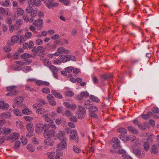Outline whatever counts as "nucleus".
Wrapping results in <instances>:
<instances>
[{
	"mask_svg": "<svg viewBox=\"0 0 159 159\" xmlns=\"http://www.w3.org/2000/svg\"><path fill=\"white\" fill-rule=\"evenodd\" d=\"M43 136L46 138H50L52 137L55 139H57V134L52 129L48 131H44Z\"/></svg>",
	"mask_w": 159,
	"mask_h": 159,
	"instance_id": "f257e3e1",
	"label": "nucleus"
},
{
	"mask_svg": "<svg viewBox=\"0 0 159 159\" xmlns=\"http://www.w3.org/2000/svg\"><path fill=\"white\" fill-rule=\"evenodd\" d=\"M70 139L71 140L75 141L76 143H79V138L77 134L76 130L73 129L70 131Z\"/></svg>",
	"mask_w": 159,
	"mask_h": 159,
	"instance_id": "f03ea898",
	"label": "nucleus"
},
{
	"mask_svg": "<svg viewBox=\"0 0 159 159\" xmlns=\"http://www.w3.org/2000/svg\"><path fill=\"white\" fill-rule=\"evenodd\" d=\"M16 87L15 86L7 87L6 88L7 90L10 91V92L7 93L6 95L7 96H12L17 94L18 92L16 90Z\"/></svg>",
	"mask_w": 159,
	"mask_h": 159,
	"instance_id": "7ed1b4c3",
	"label": "nucleus"
},
{
	"mask_svg": "<svg viewBox=\"0 0 159 159\" xmlns=\"http://www.w3.org/2000/svg\"><path fill=\"white\" fill-rule=\"evenodd\" d=\"M86 113V112L85 109L81 106H79L78 118L81 119H83Z\"/></svg>",
	"mask_w": 159,
	"mask_h": 159,
	"instance_id": "20e7f679",
	"label": "nucleus"
},
{
	"mask_svg": "<svg viewBox=\"0 0 159 159\" xmlns=\"http://www.w3.org/2000/svg\"><path fill=\"white\" fill-rule=\"evenodd\" d=\"M58 5L57 3L54 2V0H48L46 3L47 7L49 9H53Z\"/></svg>",
	"mask_w": 159,
	"mask_h": 159,
	"instance_id": "39448f33",
	"label": "nucleus"
},
{
	"mask_svg": "<svg viewBox=\"0 0 159 159\" xmlns=\"http://www.w3.org/2000/svg\"><path fill=\"white\" fill-rule=\"evenodd\" d=\"M24 12V10L22 8H18L15 12L13 15L14 19H16L20 16L23 15Z\"/></svg>",
	"mask_w": 159,
	"mask_h": 159,
	"instance_id": "423d86ee",
	"label": "nucleus"
},
{
	"mask_svg": "<svg viewBox=\"0 0 159 159\" xmlns=\"http://www.w3.org/2000/svg\"><path fill=\"white\" fill-rule=\"evenodd\" d=\"M43 21L42 19H39L37 20H35L33 22V25L34 26L37 27L38 30H40L43 26Z\"/></svg>",
	"mask_w": 159,
	"mask_h": 159,
	"instance_id": "0eeeda50",
	"label": "nucleus"
},
{
	"mask_svg": "<svg viewBox=\"0 0 159 159\" xmlns=\"http://www.w3.org/2000/svg\"><path fill=\"white\" fill-rule=\"evenodd\" d=\"M20 135L18 133L14 132L11 134L7 138V139L14 141L20 137Z\"/></svg>",
	"mask_w": 159,
	"mask_h": 159,
	"instance_id": "6e6552de",
	"label": "nucleus"
},
{
	"mask_svg": "<svg viewBox=\"0 0 159 159\" xmlns=\"http://www.w3.org/2000/svg\"><path fill=\"white\" fill-rule=\"evenodd\" d=\"M43 124L42 123H37L35 128V131L38 134L42 132L43 130Z\"/></svg>",
	"mask_w": 159,
	"mask_h": 159,
	"instance_id": "1a4fd4ad",
	"label": "nucleus"
},
{
	"mask_svg": "<svg viewBox=\"0 0 159 159\" xmlns=\"http://www.w3.org/2000/svg\"><path fill=\"white\" fill-rule=\"evenodd\" d=\"M23 98L22 97H20L17 99V100L13 104L12 106L14 108L19 107H20L22 105L21 103L23 101Z\"/></svg>",
	"mask_w": 159,
	"mask_h": 159,
	"instance_id": "9d476101",
	"label": "nucleus"
},
{
	"mask_svg": "<svg viewBox=\"0 0 159 159\" xmlns=\"http://www.w3.org/2000/svg\"><path fill=\"white\" fill-rule=\"evenodd\" d=\"M89 94L87 92H82L80 94L76 96V98L78 100H81L84 97H88L89 96Z\"/></svg>",
	"mask_w": 159,
	"mask_h": 159,
	"instance_id": "9b49d317",
	"label": "nucleus"
},
{
	"mask_svg": "<svg viewBox=\"0 0 159 159\" xmlns=\"http://www.w3.org/2000/svg\"><path fill=\"white\" fill-rule=\"evenodd\" d=\"M112 141L114 143L113 145V148H117L120 147V141L117 138H113L112 139Z\"/></svg>",
	"mask_w": 159,
	"mask_h": 159,
	"instance_id": "f8f14e48",
	"label": "nucleus"
},
{
	"mask_svg": "<svg viewBox=\"0 0 159 159\" xmlns=\"http://www.w3.org/2000/svg\"><path fill=\"white\" fill-rule=\"evenodd\" d=\"M49 68L52 72L54 76L56 78H57L58 77L57 74L58 73V71L57 68L54 66H49Z\"/></svg>",
	"mask_w": 159,
	"mask_h": 159,
	"instance_id": "ddd939ff",
	"label": "nucleus"
},
{
	"mask_svg": "<svg viewBox=\"0 0 159 159\" xmlns=\"http://www.w3.org/2000/svg\"><path fill=\"white\" fill-rule=\"evenodd\" d=\"M63 140L57 145V148L59 149H64L67 147V144L66 142L64 140Z\"/></svg>",
	"mask_w": 159,
	"mask_h": 159,
	"instance_id": "4468645a",
	"label": "nucleus"
},
{
	"mask_svg": "<svg viewBox=\"0 0 159 159\" xmlns=\"http://www.w3.org/2000/svg\"><path fill=\"white\" fill-rule=\"evenodd\" d=\"M37 13L36 10L34 9L32 12L30 13V23L34 21V20L35 17L37 16Z\"/></svg>",
	"mask_w": 159,
	"mask_h": 159,
	"instance_id": "2eb2a0df",
	"label": "nucleus"
},
{
	"mask_svg": "<svg viewBox=\"0 0 159 159\" xmlns=\"http://www.w3.org/2000/svg\"><path fill=\"white\" fill-rule=\"evenodd\" d=\"M60 59L61 60V61L63 63H65L70 61L69 57L68 55H63L60 56Z\"/></svg>",
	"mask_w": 159,
	"mask_h": 159,
	"instance_id": "dca6fc26",
	"label": "nucleus"
},
{
	"mask_svg": "<svg viewBox=\"0 0 159 159\" xmlns=\"http://www.w3.org/2000/svg\"><path fill=\"white\" fill-rule=\"evenodd\" d=\"M133 152L135 154L138 156H142L144 154L143 151H141L139 148L134 149L133 150Z\"/></svg>",
	"mask_w": 159,
	"mask_h": 159,
	"instance_id": "f3484780",
	"label": "nucleus"
},
{
	"mask_svg": "<svg viewBox=\"0 0 159 159\" xmlns=\"http://www.w3.org/2000/svg\"><path fill=\"white\" fill-rule=\"evenodd\" d=\"M1 134H7L11 132V130L9 128L3 127L1 131Z\"/></svg>",
	"mask_w": 159,
	"mask_h": 159,
	"instance_id": "a211bd4d",
	"label": "nucleus"
},
{
	"mask_svg": "<svg viewBox=\"0 0 159 159\" xmlns=\"http://www.w3.org/2000/svg\"><path fill=\"white\" fill-rule=\"evenodd\" d=\"M44 143L45 145L47 146H53L55 144L54 142L53 141L47 139V138L44 140Z\"/></svg>",
	"mask_w": 159,
	"mask_h": 159,
	"instance_id": "6ab92c4d",
	"label": "nucleus"
},
{
	"mask_svg": "<svg viewBox=\"0 0 159 159\" xmlns=\"http://www.w3.org/2000/svg\"><path fill=\"white\" fill-rule=\"evenodd\" d=\"M9 105L2 101H0V109H7L8 108Z\"/></svg>",
	"mask_w": 159,
	"mask_h": 159,
	"instance_id": "aec40b11",
	"label": "nucleus"
},
{
	"mask_svg": "<svg viewBox=\"0 0 159 159\" xmlns=\"http://www.w3.org/2000/svg\"><path fill=\"white\" fill-rule=\"evenodd\" d=\"M65 134L64 132L61 131H59L58 135H57V139L58 138L61 140H64Z\"/></svg>",
	"mask_w": 159,
	"mask_h": 159,
	"instance_id": "412c9836",
	"label": "nucleus"
},
{
	"mask_svg": "<svg viewBox=\"0 0 159 159\" xmlns=\"http://www.w3.org/2000/svg\"><path fill=\"white\" fill-rule=\"evenodd\" d=\"M51 93L52 94L54 95L57 98L59 99H61L62 98L61 94L60 93L57 92L55 90H52L51 91Z\"/></svg>",
	"mask_w": 159,
	"mask_h": 159,
	"instance_id": "4be33fe9",
	"label": "nucleus"
},
{
	"mask_svg": "<svg viewBox=\"0 0 159 159\" xmlns=\"http://www.w3.org/2000/svg\"><path fill=\"white\" fill-rule=\"evenodd\" d=\"M0 116L2 119L7 118L11 117V115L9 112H3L0 114Z\"/></svg>",
	"mask_w": 159,
	"mask_h": 159,
	"instance_id": "5701e85b",
	"label": "nucleus"
},
{
	"mask_svg": "<svg viewBox=\"0 0 159 159\" xmlns=\"http://www.w3.org/2000/svg\"><path fill=\"white\" fill-rule=\"evenodd\" d=\"M57 51L58 52L60 53L64 52L65 54H68L69 52V50H66L65 48L63 47L59 48L57 49Z\"/></svg>",
	"mask_w": 159,
	"mask_h": 159,
	"instance_id": "b1692460",
	"label": "nucleus"
},
{
	"mask_svg": "<svg viewBox=\"0 0 159 159\" xmlns=\"http://www.w3.org/2000/svg\"><path fill=\"white\" fill-rule=\"evenodd\" d=\"M129 131L130 132L134 134H137L138 133V130L136 129L135 128L129 126L127 127Z\"/></svg>",
	"mask_w": 159,
	"mask_h": 159,
	"instance_id": "393cba45",
	"label": "nucleus"
},
{
	"mask_svg": "<svg viewBox=\"0 0 159 159\" xmlns=\"http://www.w3.org/2000/svg\"><path fill=\"white\" fill-rule=\"evenodd\" d=\"M153 115L152 113L149 111L147 114H142L141 116H142L143 118L147 120L149 119L151 116H152Z\"/></svg>",
	"mask_w": 159,
	"mask_h": 159,
	"instance_id": "a878e982",
	"label": "nucleus"
},
{
	"mask_svg": "<svg viewBox=\"0 0 159 159\" xmlns=\"http://www.w3.org/2000/svg\"><path fill=\"white\" fill-rule=\"evenodd\" d=\"M26 127L30 133H32L34 130V126L31 123H28L26 125Z\"/></svg>",
	"mask_w": 159,
	"mask_h": 159,
	"instance_id": "bb28decb",
	"label": "nucleus"
},
{
	"mask_svg": "<svg viewBox=\"0 0 159 159\" xmlns=\"http://www.w3.org/2000/svg\"><path fill=\"white\" fill-rule=\"evenodd\" d=\"M85 107L88 109H89L92 107V104L91 103L90 101L88 100L85 101L84 104Z\"/></svg>",
	"mask_w": 159,
	"mask_h": 159,
	"instance_id": "cd10ccee",
	"label": "nucleus"
},
{
	"mask_svg": "<svg viewBox=\"0 0 159 159\" xmlns=\"http://www.w3.org/2000/svg\"><path fill=\"white\" fill-rule=\"evenodd\" d=\"M0 13H1V15L2 16L5 15L7 16L8 14V11L3 7H0Z\"/></svg>",
	"mask_w": 159,
	"mask_h": 159,
	"instance_id": "c85d7f7f",
	"label": "nucleus"
},
{
	"mask_svg": "<svg viewBox=\"0 0 159 159\" xmlns=\"http://www.w3.org/2000/svg\"><path fill=\"white\" fill-rule=\"evenodd\" d=\"M117 132L123 134H125L127 133V130L124 128L123 127L119 128L117 129Z\"/></svg>",
	"mask_w": 159,
	"mask_h": 159,
	"instance_id": "c756f323",
	"label": "nucleus"
},
{
	"mask_svg": "<svg viewBox=\"0 0 159 159\" xmlns=\"http://www.w3.org/2000/svg\"><path fill=\"white\" fill-rule=\"evenodd\" d=\"M55 155V152H50L47 153L48 157L51 159H54Z\"/></svg>",
	"mask_w": 159,
	"mask_h": 159,
	"instance_id": "7c9ffc66",
	"label": "nucleus"
},
{
	"mask_svg": "<svg viewBox=\"0 0 159 159\" xmlns=\"http://www.w3.org/2000/svg\"><path fill=\"white\" fill-rule=\"evenodd\" d=\"M27 149L30 152H33L35 150L34 148L31 144H28L26 147Z\"/></svg>",
	"mask_w": 159,
	"mask_h": 159,
	"instance_id": "2f4dec72",
	"label": "nucleus"
},
{
	"mask_svg": "<svg viewBox=\"0 0 159 159\" xmlns=\"http://www.w3.org/2000/svg\"><path fill=\"white\" fill-rule=\"evenodd\" d=\"M22 18L24 21L26 23H28V22L30 23V18H29L27 15L24 14L23 15Z\"/></svg>",
	"mask_w": 159,
	"mask_h": 159,
	"instance_id": "473e14b6",
	"label": "nucleus"
},
{
	"mask_svg": "<svg viewBox=\"0 0 159 159\" xmlns=\"http://www.w3.org/2000/svg\"><path fill=\"white\" fill-rule=\"evenodd\" d=\"M74 151L76 153H79L81 151V149L80 147L77 145H74L73 147Z\"/></svg>",
	"mask_w": 159,
	"mask_h": 159,
	"instance_id": "72a5a7b5",
	"label": "nucleus"
},
{
	"mask_svg": "<svg viewBox=\"0 0 159 159\" xmlns=\"http://www.w3.org/2000/svg\"><path fill=\"white\" fill-rule=\"evenodd\" d=\"M123 138L124 139H126V140H122L123 141H128L129 140H130L131 141H133L135 139V138L134 136H133V137H131L130 136H127L125 135H124V136Z\"/></svg>",
	"mask_w": 159,
	"mask_h": 159,
	"instance_id": "f704fd0d",
	"label": "nucleus"
},
{
	"mask_svg": "<svg viewBox=\"0 0 159 159\" xmlns=\"http://www.w3.org/2000/svg\"><path fill=\"white\" fill-rule=\"evenodd\" d=\"M90 98L93 101H94L96 102H100L99 99L93 95H90Z\"/></svg>",
	"mask_w": 159,
	"mask_h": 159,
	"instance_id": "c9c22d12",
	"label": "nucleus"
},
{
	"mask_svg": "<svg viewBox=\"0 0 159 159\" xmlns=\"http://www.w3.org/2000/svg\"><path fill=\"white\" fill-rule=\"evenodd\" d=\"M38 102L39 107H41L46 103L44 100L43 99L38 100Z\"/></svg>",
	"mask_w": 159,
	"mask_h": 159,
	"instance_id": "e433bc0d",
	"label": "nucleus"
},
{
	"mask_svg": "<svg viewBox=\"0 0 159 159\" xmlns=\"http://www.w3.org/2000/svg\"><path fill=\"white\" fill-rule=\"evenodd\" d=\"M22 112L25 114L29 115L31 114V111L29 109L25 108L22 110Z\"/></svg>",
	"mask_w": 159,
	"mask_h": 159,
	"instance_id": "4c0bfd02",
	"label": "nucleus"
},
{
	"mask_svg": "<svg viewBox=\"0 0 159 159\" xmlns=\"http://www.w3.org/2000/svg\"><path fill=\"white\" fill-rule=\"evenodd\" d=\"M5 2H1V5L4 7H8L10 4V1L9 0H5Z\"/></svg>",
	"mask_w": 159,
	"mask_h": 159,
	"instance_id": "58836bf2",
	"label": "nucleus"
},
{
	"mask_svg": "<svg viewBox=\"0 0 159 159\" xmlns=\"http://www.w3.org/2000/svg\"><path fill=\"white\" fill-rule=\"evenodd\" d=\"M45 120L48 122L50 123L53 122L51 118L48 115V113H47L45 115Z\"/></svg>",
	"mask_w": 159,
	"mask_h": 159,
	"instance_id": "ea45409f",
	"label": "nucleus"
},
{
	"mask_svg": "<svg viewBox=\"0 0 159 159\" xmlns=\"http://www.w3.org/2000/svg\"><path fill=\"white\" fill-rule=\"evenodd\" d=\"M43 63L44 65L46 66H48L49 68L50 66H51V62L48 59H45L44 60Z\"/></svg>",
	"mask_w": 159,
	"mask_h": 159,
	"instance_id": "a19ab883",
	"label": "nucleus"
},
{
	"mask_svg": "<svg viewBox=\"0 0 159 159\" xmlns=\"http://www.w3.org/2000/svg\"><path fill=\"white\" fill-rule=\"evenodd\" d=\"M65 95L68 97H71L74 95V93L73 92L70 90L67 91L65 93Z\"/></svg>",
	"mask_w": 159,
	"mask_h": 159,
	"instance_id": "79ce46f5",
	"label": "nucleus"
},
{
	"mask_svg": "<svg viewBox=\"0 0 159 159\" xmlns=\"http://www.w3.org/2000/svg\"><path fill=\"white\" fill-rule=\"evenodd\" d=\"M36 112L39 114H43L46 112V110L44 109L40 108L36 110Z\"/></svg>",
	"mask_w": 159,
	"mask_h": 159,
	"instance_id": "37998d69",
	"label": "nucleus"
},
{
	"mask_svg": "<svg viewBox=\"0 0 159 159\" xmlns=\"http://www.w3.org/2000/svg\"><path fill=\"white\" fill-rule=\"evenodd\" d=\"M19 39V37L17 36H13L11 38V41L13 43H17Z\"/></svg>",
	"mask_w": 159,
	"mask_h": 159,
	"instance_id": "c03bdc74",
	"label": "nucleus"
},
{
	"mask_svg": "<svg viewBox=\"0 0 159 159\" xmlns=\"http://www.w3.org/2000/svg\"><path fill=\"white\" fill-rule=\"evenodd\" d=\"M61 60L60 59L59 57L57 60L53 61V63L55 65H60L62 62Z\"/></svg>",
	"mask_w": 159,
	"mask_h": 159,
	"instance_id": "a18cd8bd",
	"label": "nucleus"
},
{
	"mask_svg": "<svg viewBox=\"0 0 159 159\" xmlns=\"http://www.w3.org/2000/svg\"><path fill=\"white\" fill-rule=\"evenodd\" d=\"M31 56V55L28 53H25L21 55L20 57L23 59H25Z\"/></svg>",
	"mask_w": 159,
	"mask_h": 159,
	"instance_id": "49530a36",
	"label": "nucleus"
},
{
	"mask_svg": "<svg viewBox=\"0 0 159 159\" xmlns=\"http://www.w3.org/2000/svg\"><path fill=\"white\" fill-rule=\"evenodd\" d=\"M158 151L157 147L155 145H153L152 147V152L154 154L157 152Z\"/></svg>",
	"mask_w": 159,
	"mask_h": 159,
	"instance_id": "de8ad7c7",
	"label": "nucleus"
},
{
	"mask_svg": "<svg viewBox=\"0 0 159 159\" xmlns=\"http://www.w3.org/2000/svg\"><path fill=\"white\" fill-rule=\"evenodd\" d=\"M34 7H39L41 5V2L40 0H34Z\"/></svg>",
	"mask_w": 159,
	"mask_h": 159,
	"instance_id": "09e8293b",
	"label": "nucleus"
},
{
	"mask_svg": "<svg viewBox=\"0 0 159 159\" xmlns=\"http://www.w3.org/2000/svg\"><path fill=\"white\" fill-rule=\"evenodd\" d=\"M143 147L145 150H148L150 147V145L149 143L148 142H145L143 144Z\"/></svg>",
	"mask_w": 159,
	"mask_h": 159,
	"instance_id": "8fccbe9b",
	"label": "nucleus"
},
{
	"mask_svg": "<svg viewBox=\"0 0 159 159\" xmlns=\"http://www.w3.org/2000/svg\"><path fill=\"white\" fill-rule=\"evenodd\" d=\"M98 111V108L96 106L92 107L89 109V112H95Z\"/></svg>",
	"mask_w": 159,
	"mask_h": 159,
	"instance_id": "3c124183",
	"label": "nucleus"
},
{
	"mask_svg": "<svg viewBox=\"0 0 159 159\" xmlns=\"http://www.w3.org/2000/svg\"><path fill=\"white\" fill-rule=\"evenodd\" d=\"M42 92L48 94L50 93V89L48 88H44L42 89Z\"/></svg>",
	"mask_w": 159,
	"mask_h": 159,
	"instance_id": "603ef678",
	"label": "nucleus"
},
{
	"mask_svg": "<svg viewBox=\"0 0 159 159\" xmlns=\"http://www.w3.org/2000/svg\"><path fill=\"white\" fill-rule=\"evenodd\" d=\"M14 113L16 116H22V114L17 109H16L14 111Z\"/></svg>",
	"mask_w": 159,
	"mask_h": 159,
	"instance_id": "864d4df0",
	"label": "nucleus"
},
{
	"mask_svg": "<svg viewBox=\"0 0 159 159\" xmlns=\"http://www.w3.org/2000/svg\"><path fill=\"white\" fill-rule=\"evenodd\" d=\"M43 41L42 40L38 39L36 40L35 41V43L38 45H41L43 43Z\"/></svg>",
	"mask_w": 159,
	"mask_h": 159,
	"instance_id": "5fc2aeb1",
	"label": "nucleus"
},
{
	"mask_svg": "<svg viewBox=\"0 0 159 159\" xmlns=\"http://www.w3.org/2000/svg\"><path fill=\"white\" fill-rule=\"evenodd\" d=\"M43 129H44V131H48L50 127V125L45 124H43Z\"/></svg>",
	"mask_w": 159,
	"mask_h": 159,
	"instance_id": "6e6d98bb",
	"label": "nucleus"
},
{
	"mask_svg": "<svg viewBox=\"0 0 159 159\" xmlns=\"http://www.w3.org/2000/svg\"><path fill=\"white\" fill-rule=\"evenodd\" d=\"M23 22V20L21 19H19L16 20V25L19 26H20L22 24Z\"/></svg>",
	"mask_w": 159,
	"mask_h": 159,
	"instance_id": "4d7b16f0",
	"label": "nucleus"
},
{
	"mask_svg": "<svg viewBox=\"0 0 159 159\" xmlns=\"http://www.w3.org/2000/svg\"><path fill=\"white\" fill-rule=\"evenodd\" d=\"M33 11V10L32 7L29 6L26 8V12L27 13H30L32 12Z\"/></svg>",
	"mask_w": 159,
	"mask_h": 159,
	"instance_id": "13d9d810",
	"label": "nucleus"
},
{
	"mask_svg": "<svg viewBox=\"0 0 159 159\" xmlns=\"http://www.w3.org/2000/svg\"><path fill=\"white\" fill-rule=\"evenodd\" d=\"M59 1L61 2H63L66 6L69 5L70 3L69 0H59Z\"/></svg>",
	"mask_w": 159,
	"mask_h": 159,
	"instance_id": "bf43d9fd",
	"label": "nucleus"
},
{
	"mask_svg": "<svg viewBox=\"0 0 159 159\" xmlns=\"http://www.w3.org/2000/svg\"><path fill=\"white\" fill-rule=\"evenodd\" d=\"M20 145V142L19 141H17L15 143V145L14 146V148L15 149H17L18 148Z\"/></svg>",
	"mask_w": 159,
	"mask_h": 159,
	"instance_id": "052dcab7",
	"label": "nucleus"
},
{
	"mask_svg": "<svg viewBox=\"0 0 159 159\" xmlns=\"http://www.w3.org/2000/svg\"><path fill=\"white\" fill-rule=\"evenodd\" d=\"M151 110L153 113H157L159 114V109L157 107H154Z\"/></svg>",
	"mask_w": 159,
	"mask_h": 159,
	"instance_id": "680f3d73",
	"label": "nucleus"
},
{
	"mask_svg": "<svg viewBox=\"0 0 159 159\" xmlns=\"http://www.w3.org/2000/svg\"><path fill=\"white\" fill-rule=\"evenodd\" d=\"M34 0H29L28 3V5L31 7H34Z\"/></svg>",
	"mask_w": 159,
	"mask_h": 159,
	"instance_id": "e2e57ef3",
	"label": "nucleus"
},
{
	"mask_svg": "<svg viewBox=\"0 0 159 159\" xmlns=\"http://www.w3.org/2000/svg\"><path fill=\"white\" fill-rule=\"evenodd\" d=\"M26 40V38L25 36H21L20 38V42H24Z\"/></svg>",
	"mask_w": 159,
	"mask_h": 159,
	"instance_id": "0e129e2a",
	"label": "nucleus"
},
{
	"mask_svg": "<svg viewBox=\"0 0 159 159\" xmlns=\"http://www.w3.org/2000/svg\"><path fill=\"white\" fill-rule=\"evenodd\" d=\"M21 143L23 145H25L27 143V139H26L24 137L23 138L22 137L21 138Z\"/></svg>",
	"mask_w": 159,
	"mask_h": 159,
	"instance_id": "69168bd1",
	"label": "nucleus"
},
{
	"mask_svg": "<svg viewBox=\"0 0 159 159\" xmlns=\"http://www.w3.org/2000/svg\"><path fill=\"white\" fill-rule=\"evenodd\" d=\"M89 115L90 117L93 118H97V116L95 112H90Z\"/></svg>",
	"mask_w": 159,
	"mask_h": 159,
	"instance_id": "338daca9",
	"label": "nucleus"
},
{
	"mask_svg": "<svg viewBox=\"0 0 159 159\" xmlns=\"http://www.w3.org/2000/svg\"><path fill=\"white\" fill-rule=\"evenodd\" d=\"M122 156L124 159H133L129 156L126 154H123Z\"/></svg>",
	"mask_w": 159,
	"mask_h": 159,
	"instance_id": "774afa93",
	"label": "nucleus"
}]
</instances>
